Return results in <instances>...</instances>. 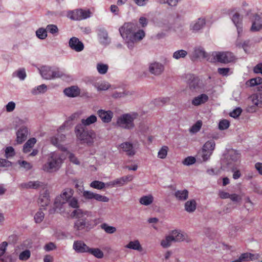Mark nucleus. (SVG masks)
Returning <instances> with one entry per match:
<instances>
[{"mask_svg":"<svg viewBox=\"0 0 262 262\" xmlns=\"http://www.w3.org/2000/svg\"><path fill=\"white\" fill-rule=\"evenodd\" d=\"M74 190L70 188L64 189L59 196H57L54 201L53 207L49 210L50 214L55 212L63 214L66 213L65 207L67 202L73 196Z\"/></svg>","mask_w":262,"mask_h":262,"instance_id":"f257e3e1","label":"nucleus"},{"mask_svg":"<svg viewBox=\"0 0 262 262\" xmlns=\"http://www.w3.org/2000/svg\"><path fill=\"white\" fill-rule=\"evenodd\" d=\"M76 138L81 144H85L88 146H92L96 138L95 132L88 127L77 124L74 128Z\"/></svg>","mask_w":262,"mask_h":262,"instance_id":"f03ea898","label":"nucleus"},{"mask_svg":"<svg viewBox=\"0 0 262 262\" xmlns=\"http://www.w3.org/2000/svg\"><path fill=\"white\" fill-rule=\"evenodd\" d=\"M138 116V114L137 113L124 114L118 118L116 124L121 128L132 129L135 127L134 121Z\"/></svg>","mask_w":262,"mask_h":262,"instance_id":"7ed1b4c3","label":"nucleus"},{"mask_svg":"<svg viewBox=\"0 0 262 262\" xmlns=\"http://www.w3.org/2000/svg\"><path fill=\"white\" fill-rule=\"evenodd\" d=\"M88 211L81 209L74 210L71 213V217L77 220L75 222L74 229L75 231H80L85 229L88 223L86 219Z\"/></svg>","mask_w":262,"mask_h":262,"instance_id":"20e7f679","label":"nucleus"},{"mask_svg":"<svg viewBox=\"0 0 262 262\" xmlns=\"http://www.w3.org/2000/svg\"><path fill=\"white\" fill-rule=\"evenodd\" d=\"M235 57L233 53L230 52H213L207 60L211 62H220L228 63L233 61Z\"/></svg>","mask_w":262,"mask_h":262,"instance_id":"39448f33","label":"nucleus"},{"mask_svg":"<svg viewBox=\"0 0 262 262\" xmlns=\"http://www.w3.org/2000/svg\"><path fill=\"white\" fill-rule=\"evenodd\" d=\"M62 160L60 155L53 153L48 158V161L42 166V169L48 172H52L57 170L61 166Z\"/></svg>","mask_w":262,"mask_h":262,"instance_id":"423d86ee","label":"nucleus"},{"mask_svg":"<svg viewBox=\"0 0 262 262\" xmlns=\"http://www.w3.org/2000/svg\"><path fill=\"white\" fill-rule=\"evenodd\" d=\"M135 31V26L130 23H125L119 28L120 34L124 40L131 39Z\"/></svg>","mask_w":262,"mask_h":262,"instance_id":"0eeeda50","label":"nucleus"},{"mask_svg":"<svg viewBox=\"0 0 262 262\" xmlns=\"http://www.w3.org/2000/svg\"><path fill=\"white\" fill-rule=\"evenodd\" d=\"M80 191L82 192V196L86 200L94 199L99 202H108L109 199L106 196L102 195L98 193H96L88 190H83V188L79 189Z\"/></svg>","mask_w":262,"mask_h":262,"instance_id":"6e6552de","label":"nucleus"},{"mask_svg":"<svg viewBox=\"0 0 262 262\" xmlns=\"http://www.w3.org/2000/svg\"><path fill=\"white\" fill-rule=\"evenodd\" d=\"M250 20L252 23L250 28V30L252 32H258L262 29V16L261 15L255 13Z\"/></svg>","mask_w":262,"mask_h":262,"instance_id":"1a4fd4ad","label":"nucleus"},{"mask_svg":"<svg viewBox=\"0 0 262 262\" xmlns=\"http://www.w3.org/2000/svg\"><path fill=\"white\" fill-rule=\"evenodd\" d=\"M97 115L101 119L102 122L104 123L111 122L114 116L112 111L110 110L105 111L102 109L98 110Z\"/></svg>","mask_w":262,"mask_h":262,"instance_id":"9d476101","label":"nucleus"},{"mask_svg":"<svg viewBox=\"0 0 262 262\" xmlns=\"http://www.w3.org/2000/svg\"><path fill=\"white\" fill-rule=\"evenodd\" d=\"M97 35L100 43L107 45L110 42L108 33L106 29L102 27H98L97 29Z\"/></svg>","mask_w":262,"mask_h":262,"instance_id":"9b49d317","label":"nucleus"},{"mask_svg":"<svg viewBox=\"0 0 262 262\" xmlns=\"http://www.w3.org/2000/svg\"><path fill=\"white\" fill-rule=\"evenodd\" d=\"M149 72L155 76L161 75L164 70V66L158 62L151 63L148 67Z\"/></svg>","mask_w":262,"mask_h":262,"instance_id":"f8f14e48","label":"nucleus"},{"mask_svg":"<svg viewBox=\"0 0 262 262\" xmlns=\"http://www.w3.org/2000/svg\"><path fill=\"white\" fill-rule=\"evenodd\" d=\"M69 45L71 49L77 52H81L84 49L83 43L76 37H73L70 38L69 41Z\"/></svg>","mask_w":262,"mask_h":262,"instance_id":"ddd939ff","label":"nucleus"},{"mask_svg":"<svg viewBox=\"0 0 262 262\" xmlns=\"http://www.w3.org/2000/svg\"><path fill=\"white\" fill-rule=\"evenodd\" d=\"M250 99L254 106H252L249 108V111H255V106L259 107H262V93H259L254 94L250 97Z\"/></svg>","mask_w":262,"mask_h":262,"instance_id":"4468645a","label":"nucleus"},{"mask_svg":"<svg viewBox=\"0 0 262 262\" xmlns=\"http://www.w3.org/2000/svg\"><path fill=\"white\" fill-rule=\"evenodd\" d=\"M89 248L82 241H76L73 245V249L77 253H88Z\"/></svg>","mask_w":262,"mask_h":262,"instance_id":"2eb2a0df","label":"nucleus"},{"mask_svg":"<svg viewBox=\"0 0 262 262\" xmlns=\"http://www.w3.org/2000/svg\"><path fill=\"white\" fill-rule=\"evenodd\" d=\"M119 147L126 153L128 156H133L136 154V150L132 143L129 142H125L119 145Z\"/></svg>","mask_w":262,"mask_h":262,"instance_id":"dca6fc26","label":"nucleus"},{"mask_svg":"<svg viewBox=\"0 0 262 262\" xmlns=\"http://www.w3.org/2000/svg\"><path fill=\"white\" fill-rule=\"evenodd\" d=\"M232 20L236 27L238 36L243 32L242 18L238 13H235L232 17Z\"/></svg>","mask_w":262,"mask_h":262,"instance_id":"f3484780","label":"nucleus"},{"mask_svg":"<svg viewBox=\"0 0 262 262\" xmlns=\"http://www.w3.org/2000/svg\"><path fill=\"white\" fill-rule=\"evenodd\" d=\"M43 185V183L39 181H30L28 182L23 183L20 184V186L23 188L34 189H37L42 187Z\"/></svg>","mask_w":262,"mask_h":262,"instance_id":"a211bd4d","label":"nucleus"},{"mask_svg":"<svg viewBox=\"0 0 262 262\" xmlns=\"http://www.w3.org/2000/svg\"><path fill=\"white\" fill-rule=\"evenodd\" d=\"M28 129L26 126H22L16 133V141L17 143L21 144L27 139Z\"/></svg>","mask_w":262,"mask_h":262,"instance_id":"6ab92c4d","label":"nucleus"},{"mask_svg":"<svg viewBox=\"0 0 262 262\" xmlns=\"http://www.w3.org/2000/svg\"><path fill=\"white\" fill-rule=\"evenodd\" d=\"M209 97L205 94H202L195 97L191 101V104L195 106L204 104L208 101Z\"/></svg>","mask_w":262,"mask_h":262,"instance_id":"aec40b11","label":"nucleus"},{"mask_svg":"<svg viewBox=\"0 0 262 262\" xmlns=\"http://www.w3.org/2000/svg\"><path fill=\"white\" fill-rule=\"evenodd\" d=\"M206 24L205 18H199L196 21L192 22L190 26L191 30L193 32H197L202 29Z\"/></svg>","mask_w":262,"mask_h":262,"instance_id":"412c9836","label":"nucleus"},{"mask_svg":"<svg viewBox=\"0 0 262 262\" xmlns=\"http://www.w3.org/2000/svg\"><path fill=\"white\" fill-rule=\"evenodd\" d=\"M64 94L69 97H76L80 94V89L77 86H72L66 88L63 91Z\"/></svg>","mask_w":262,"mask_h":262,"instance_id":"4be33fe9","label":"nucleus"},{"mask_svg":"<svg viewBox=\"0 0 262 262\" xmlns=\"http://www.w3.org/2000/svg\"><path fill=\"white\" fill-rule=\"evenodd\" d=\"M42 77L47 80L52 79L53 69L49 66H43L39 70Z\"/></svg>","mask_w":262,"mask_h":262,"instance_id":"5701e85b","label":"nucleus"},{"mask_svg":"<svg viewBox=\"0 0 262 262\" xmlns=\"http://www.w3.org/2000/svg\"><path fill=\"white\" fill-rule=\"evenodd\" d=\"M207 58V53L205 51L202 47L195 48L193 55L191 57V60H194L197 58Z\"/></svg>","mask_w":262,"mask_h":262,"instance_id":"b1692460","label":"nucleus"},{"mask_svg":"<svg viewBox=\"0 0 262 262\" xmlns=\"http://www.w3.org/2000/svg\"><path fill=\"white\" fill-rule=\"evenodd\" d=\"M50 202L49 193L46 190L42 194H41L38 199V203L42 207L48 206Z\"/></svg>","mask_w":262,"mask_h":262,"instance_id":"393cba45","label":"nucleus"},{"mask_svg":"<svg viewBox=\"0 0 262 262\" xmlns=\"http://www.w3.org/2000/svg\"><path fill=\"white\" fill-rule=\"evenodd\" d=\"M240 259L242 260L243 261H246L248 260H255L258 259L260 255L258 253L256 254H252L251 253H242L240 256Z\"/></svg>","mask_w":262,"mask_h":262,"instance_id":"a878e982","label":"nucleus"},{"mask_svg":"<svg viewBox=\"0 0 262 262\" xmlns=\"http://www.w3.org/2000/svg\"><path fill=\"white\" fill-rule=\"evenodd\" d=\"M188 191L186 189L182 190H177L175 191L174 195L176 199L180 201H184L188 198Z\"/></svg>","mask_w":262,"mask_h":262,"instance_id":"bb28decb","label":"nucleus"},{"mask_svg":"<svg viewBox=\"0 0 262 262\" xmlns=\"http://www.w3.org/2000/svg\"><path fill=\"white\" fill-rule=\"evenodd\" d=\"M97 121V117L94 115H92L86 119H82L81 120V123L78 124L83 126L88 127V126H89L96 122Z\"/></svg>","mask_w":262,"mask_h":262,"instance_id":"cd10ccee","label":"nucleus"},{"mask_svg":"<svg viewBox=\"0 0 262 262\" xmlns=\"http://www.w3.org/2000/svg\"><path fill=\"white\" fill-rule=\"evenodd\" d=\"M36 142V139L35 138H32L29 139L24 145L23 152L26 154L30 152Z\"/></svg>","mask_w":262,"mask_h":262,"instance_id":"c85d7f7f","label":"nucleus"},{"mask_svg":"<svg viewBox=\"0 0 262 262\" xmlns=\"http://www.w3.org/2000/svg\"><path fill=\"white\" fill-rule=\"evenodd\" d=\"M93 85L97 89L98 91L107 90L110 87V84L104 81L94 82Z\"/></svg>","mask_w":262,"mask_h":262,"instance_id":"c756f323","label":"nucleus"},{"mask_svg":"<svg viewBox=\"0 0 262 262\" xmlns=\"http://www.w3.org/2000/svg\"><path fill=\"white\" fill-rule=\"evenodd\" d=\"M80 9H76L68 13V17L72 20H82V17L81 16Z\"/></svg>","mask_w":262,"mask_h":262,"instance_id":"7c9ffc66","label":"nucleus"},{"mask_svg":"<svg viewBox=\"0 0 262 262\" xmlns=\"http://www.w3.org/2000/svg\"><path fill=\"white\" fill-rule=\"evenodd\" d=\"M239 36H238V38L236 41V46L241 48H243L245 52H247V48L250 47L251 46L252 42L249 40H245L243 43L240 41L239 39Z\"/></svg>","mask_w":262,"mask_h":262,"instance_id":"2f4dec72","label":"nucleus"},{"mask_svg":"<svg viewBox=\"0 0 262 262\" xmlns=\"http://www.w3.org/2000/svg\"><path fill=\"white\" fill-rule=\"evenodd\" d=\"M171 236L173 237V242H181L185 239V235L181 231L174 230L172 231Z\"/></svg>","mask_w":262,"mask_h":262,"instance_id":"473e14b6","label":"nucleus"},{"mask_svg":"<svg viewBox=\"0 0 262 262\" xmlns=\"http://www.w3.org/2000/svg\"><path fill=\"white\" fill-rule=\"evenodd\" d=\"M196 203L194 200L187 201L185 204V209L188 212H193L196 209Z\"/></svg>","mask_w":262,"mask_h":262,"instance_id":"72a5a7b5","label":"nucleus"},{"mask_svg":"<svg viewBox=\"0 0 262 262\" xmlns=\"http://www.w3.org/2000/svg\"><path fill=\"white\" fill-rule=\"evenodd\" d=\"M190 81L189 82V87L191 90L196 91L199 88V80L198 78L194 77L192 75H190Z\"/></svg>","mask_w":262,"mask_h":262,"instance_id":"f704fd0d","label":"nucleus"},{"mask_svg":"<svg viewBox=\"0 0 262 262\" xmlns=\"http://www.w3.org/2000/svg\"><path fill=\"white\" fill-rule=\"evenodd\" d=\"M125 247L128 249L138 250L139 251H141L142 250V246L138 240L130 241L127 245H126Z\"/></svg>","mask_w":262,"mask_h":262,"instance_id":"c9c22d12","label":"nucleus"},{"mask_svg":"<svg viewBox=\"0 0 262 262\" xmlns=\"http://www.w3.org/2000/svg\"><path fill=\"white\" fill-rule=\"evenodd\" d=\"M154 201V197L152 195L149 194L144 195L140 199V203L143 205L148 206L152 204Z\"/></svg>","mask_w":262,"mask_h":262,"instance_id":"e433bc0d","label":"nucleus"},{"mask_svg":"<svg viewBox=\"0 0 262 262\" xmlns=\"http://www.w3.org/2000/svg\"><path fill=\"white\" fill-rule=\"evenodd\" d=\"M12 76L13 77H17L20 80H24L27 76L25 69L24 68L19 69L13 73Z\"/></svg>","mask_w":262,"mask_h":262,"instance_id":"4c0bfd02","label":"nucleus"},{"mask_svg":"<svg viewBox=\"0 0 262 262\" xmlns=\"http://www.w3.org/2000/svg\"><path fill=\"white\" fill-rule=\"evenodd\" d=\"M88 253L94 255L97 258H102L104 256L103 252L99 248H89Z\"/></svg>","mask_w":262,"mask_h":262,"instance_id":"58836bf2","label":"nucleus"},{"mask_svg":"<svg viewBox=\"0 0 262 262\" xmlns=\"http://www.w3.org/2000/svg\"><path fill=\"white\" fill-rule=\"evenodd\" d=\"M47 90V86L45 84H42L32 89L31 93L33 95H37L40 93H44Z\"/></svg>","mask_w":262,"mask_h":262,"instance_id":"ea45409f","label":"nucleus"},{"mask_svg":"<svg viewBox=\"0 0 262 262\" xmlns=\"http://www.w3.org/2000/svg\"><path fill=\"white\" fill-rule=\"evenodd\" d=\"M125 184L124 181L122 177L117 179L113 181H111L106 183V186H122Z\"/></svg>","mask_w":262,"mask_h":262,"instance_id":"a19ab883","label":"nucleus"},{"mask_svg":"<svg viewBox=\"0 0 262 262\" xmlns=\"http://www.w3.org/2000/svg\"><path fill=\"white\" fill-rule=\"evenodd\" d=\"M68 206L76 209H79V203L78 199L75 197H72L68 202Z\"/></svg>","mask_w":262,"mask_h":262,"instance_id":"79ce46f5","label":"nucleus"},{"mask_svg":"<svg viewBox=\"0 0 262 262\" xmlns=\"http://www.w3.org/2000/svg\"><path fill=\"white\" fill-rule=\"evenodd\" d=\"M187 55V52L184 50H179L173 53L172 57L176 59L185 58Z\"/></svg>","mask_w":262,"mask_h":262,"instance_id":"37998d69","label":"nucleus"},{"mask_svg":"<svg viewBox=\"0 0 262 262\" xmlns=\"http://www.w3.org/2000/svg\"><path fill=\"white\" fill-rule=\"evenodd\" d=\"M215 146V142L213 140L207 141L203 146V149L213 152Z\"/></svg>","mask_w":262,"mask_h":262,"instance_id":"c03bdc74","label":"nucleus"},{"mask_svg":"<svg viewBox=\"0 0 262 262\" xmlns=\"http://www.w3.org/2000/svg\"><path fill=\"white\" fill-rule=\"evenodd\" d=\"M105 185H106V184L104 182L96 180L92 182L90 184V187L99 190L103 189Z\"/></svg>","mask_w":262,"mask_h":262,"instance_id":"a18cd8bd","label":"nucleus"},{"mask_svg":"<svg viewBox=\"0 0 262 262\" xmlns=\"http://www.w3.org/2000/svg\"><path fill=\"white\" fill-rule=\"evenodd\" d=\"M97 70L98 72L100 74H105L107 73L108 66L106 64H104L102 63H98L97 64Z\"/></svg>","mask_w":262,"mask_h":262,"instance_id":"49530a36","label":"nucleus"},{"mask_svg":"<svg viewBox=\"0 0 262 262\" xmlns=\"http://www.w3.org/2000/svg\"><path fill=\"white\" fill-rule=\"evenodd\" d=\"M30 256V251L29 250L26 249L19 253L18 257L20 260L26 261L29 259Z\"/></svg>","mask_w":262,"mask_h":262,"instance_id":"de8ad7c7","label":"nucleus"},{"mask_svg":"<svg viewBox=\"0 0 262 262\" xmlns=\"http://www.w3.org/2000/svg\"><path fill=\"white\" fill-rule=\"evenodd\" d=\"M37 37L40 39H44L47 37V31L46 29L40 28L36 31Z\"/></svg>","mask_w":262,"mask_h":262,"instance_id":"09e8293b","label":"nucleus"},{"mask_svg":"<svg viewBox=\"0 0 262 262\" xmlns=\"http://www.w3.org/2000/svg\"><path fill=\"white\" fill-rule=\"evenodd\" d=\"M173 242V237L171 235H168L164 239H163L161 242V245L163 248H167L171 245V243Z\"/></svg>","mask_w":262,"mask_h":262,"instance_id":"8fccbe9b","label":"nucleus"},{"mask_svg":"<svg viewBox=\"0 0 262 262\" xmlns=\"http://www.w3.org/2000/svg\"><path fill=\"white\" fill-rule=\"evenodd\" d=\"M261 83H262V78L260 77L252 78L246 82V84L250 86H254Z\"/></svg>","mask_w":262,"mask_h":262,"instance_id":"3c124183","label":"nucleus"},{"mask_svg":"<svg viewBox=\"0 0 262 262\" xmlns=\"http://www.w3.org/2000/svg\"><path fill=\"white\" fill-rule=\"evenodd\" d=\"M101 228L106 233L112 234L116 232V228L113 226H108L106 223H103L101 225Z\"/></svg>","mask_w":262,"mask_h":262,"instance_id":"603ef678","label":"nucleus"},{"mask_svg":"<svg viewBox=\"0 0 262 262\" xmlns=\"http://www.w3.org/2000/svg\"><path fill=\"white\" fill-rule=\"evenodd\" d=\"M145 36V33L143 30H139L137 32H134L133 36L132 38L134 40L139 41L142 39Z\"/></svg>","mask_w":262,"mask_h":262,"instance_id":"864d4df0","label":"nucleus"},{"mask_svg":"<svg viewBox=\"0 0 262 262\" xmlns=\"http://www.w3.org/2000/svg\"><path fill=\"white\" fill-rule=\"evenodd\" d=\"M18 164L22 167H23L26 171L30 170L32 168V165L26 161L18 160Z\"/></svg>","mask_w":262,"mask_h":262,"instance_id":"5fc2aeb1","label":"nucleus"},{"mask_svg":"<svg viewBox=\"0 0 262 262\" xmlns=\"http://www.w3.org/2000/svg\"><path fill=\"white\" fill-rule=\"evenodd\" d=\"M15 152L14 149L12 146L7 147L5 149V157L8 159L15 156Z\"/></svg>","mask_w":262,"mask_h":262,"instance_id":"6e6d98bb","label":"nucleus"},{"mask_svg":"<svg viewBox=\"0 0 262 262\" xmlns=\"http://www.w3.org/2000/svg\"><path fill=\"white\" fill-rule=\"evenodd\" d=\"M45 214L44 213L41 211L40 210L37 211L35 216H34V220L36 223H41L43 219H44Z\"/></svg>","mask_w":262,"mask_h":262,"instance_id":"4d7b16f0","label":"nucleus"},{"mask_svg":"<svg viewBox=\"0 0 262 262\" xmlns=\"http://www.w3.org/2000/svg\"><path fill=\"white\" fill-rule=\"evenodd\" d=\"M168 147L166 146H163L158 153V157L160 159H164L167 155Z\"/></svg>","mask_w":262,"mask_h":262,"instance_id":"13d9d810","label":"nucleus"},{"mask_svg":"<svg viewBox=\"0 0 262 262\" xmlns=\"http://www.w3.org/2000/svg\"><path fill=\"white\" fill-rule=\"evenodd\" d=\"M202 126V122L198 121L190 129V132L192 133H196L200 130Z\"/></svg>","mask_w":262,"mask_h":262,"instance_id":"bf43d9fd","label":"nucleus"},{"mask_svg":"<svg viewBox=\"0 0 262 262\" xmlns=\"http://www.w3.org/2000/svg\"><path fill=\"white\" fill-rule=\"evenodd\" d=\"M64 75V73L61 71L58 68L53 69L52 79L60 78Z\"/></svg>","mask_w":262,"mask_h":262,"instance_id":"052dcab7","label":"nucleus"},{"mask_svg":"<svg viewBox=\"0 0 262 262\" xmlns=\"http://www.w3.org/2000/svg\"><path fill=\"white\" fill-rule=\"evenodd\" d=\"M46 30L47 31H48L52 34L57 33L58 32V29L57 26L52 24L47 25Z\"/></svg>","mask_w":262,"mask_h":262,"instance_id":"680f3d73","label":"nucleus"},{"mask_svg":"<svg viewBox=\"0 0 262 262\" xmlns=\"http://www.w3.org/2000/svg\"><path fill=\"white\" fill-rule=\"evenodd\" d=\"M196 161V159L194 157L189 156L186 158L183 161V164L185 165L189 166L192 165Z\"/></svg>","mask_w":262,"mask_h":262,"instance_id":"e2e57ef3","label":"nucleus"},{"mask_svg":"<svg viewBox=\"0 0 262 262\" xmlns=\"http://www.w3.org/2000/svg\"><path fill=\"white\" fill-rule=\"evenodd\" d=\"M212 152L208 150H204L202 149L201 152V156L203 158V161H206L210 159L211 155H212Z\"/></svg>","mask_w":262,"mask_h":262,"instance_id":"0e129e2a","label":"nucleus"},{"mask_svg":"<svg viewBox=\"0 0 262 262\" xmlns=\"http://www.w3.org/2000/svg\"><path fill=\"white\" fill-rule=\"evenodd\" d=\"M242 13H244L245 17H248L249 19L252 18V15L254 13H252V10L249 8H243L241 10Z\"/></svg>","mask_w":262,"mask_h":262,"instance_id":"69168bd1","label":"nucleus"},{"mask_svg":"<svg viewBox=\"0 0 262 262\" xmlns=\"http://www.w3.org/2000/svg\"><path fill=\"white\" fill-rule=\"evenodd\" d=\"M81 16L82 17V19H85L90 18L91 16L92 13L89 9H80Z\"/></svg>","mask_w":262,"mask_h":262,"instance_id":"338daca9","label":"nucleus"},{"mask_svg":"<svg viewBox=\"0 0 262 262\" xmlns=\"http://www.w3.org/2000/svg\"><path fill=\"white\" fill-rule=\"evenodd\" d=\"M242 110L240 107H237L230 113V116L234 118L238 117L242 113Z\"/></svg>","mask_w":262,"mask_h":262,"instance_id":"774afa93","label":"nucleus"}]
</instances>
